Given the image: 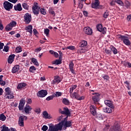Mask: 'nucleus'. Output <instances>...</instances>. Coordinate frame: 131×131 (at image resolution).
Instances as JSON below:
<instances>
[{
  "label": "nucleus",
  "instance_id": "f257e3e1",
  "mask_svg": "<svg viewBox=\"0 0 131 131\" xmlns=\"http://www.w3.org/2000/svg\"><path fill=\"white\" fill-rule=\"evenodd\" d=\"M59 130H62V126H60L59 123L56 125H54L53 124H50L48 131H59Z\"/></svg>",
  "mask_w": 131,
  "mask_h": 131
},
{
  "label": "nucleus",
  "instance_id": "f03ea898",
  "mask_svg": "<svg viewBox=\"0 0 131 131\" xmlns=\"http://www.w3.org/2000/svg\"><path fill=\"white\" fill-rule=\"evenodd\" d=\"M60 126H61L62 128L64 127V128H67V127H70L72 126V121H67V120H62L59 123Z\"/></svg>",
  "mask_w": 131,
  "mask_h": 131
},
{
  "label": "nucleus",
  "instance_id": "7ed1b4c3",
  "mask_svg": "<svg viewBox=\"0 0 131 131\" xmlns=\"http://www.w3.org/2000/svg\"><path fill=\"white\" fill-rule=\"evenodd\" d=\"M118 37L123 40L124 43L126 46H130V41L128 39V37L121 35H118Z\"/></svg>",
  "mask_w": 131,
  "mask_h": 131
},
{
  "label": "nucleus",
  "instance_id": "20e7f679",
  "mask_svg": "<svg viewBox=\"0 0 131 131\" xmlns=\"http://www.w3.org/2000/svg\"><path fill=\"white\" fill-rule=\"evenodd\" d=\"M37 5V3H36L34 4V6L32 7L33 13V14H34V15H36V16H37V15L39 14V10L40 9L39 7H38V5Z\"/></svg>",
  "mask_w": 131,
  "mask_h": 131
},
{
  "label": "nucleus",
  "instance_id": "39448f33",
  "mask_svg": "<svg viewBox=\"0 0 131 131\" xmlns=\"http://www.w3.org/2000/svg\"><path fill=\"white\" fill-rule=\"evenodd\" d=\"M4 8L6 11H10V10H12L13 8V4L12 3L5 1L3 4Z\"/></svg>",
  "mask_w": 131,
  "mask_h": 131
},
{
  "label": "nucleus",
  "instance_id": "423d86ee",
  "mask_svg": "<svg viewBox=\"0 0 131 131\" xmlns=\"http://www.w3.org/2000/svg\"><path fill=\"white\" fill-rule=\"evenodd\" d=\"M71 98H75L77 100L79 101H81V100H84V96H80L77 93L74 92V93L71 94Z\"/></svg>",
  "mask_w": 131,
  "mask_h": 131
},
{
  "label": "nucleus",
  "instance_id": "0eeeda50",
  "mask_svg": "<svg viewBox=\"0 0 131 131\" xmlns=\"http://www.w3.org/2000/svg\"><path fill=\"white\" fill-rule=\"evenodd\" d=\"M24 18V21L26 24H29L30 22H31V14L27 13L25 14Z\"/></svg>",
  "mask_w": 131,
  "mask_h": 131
},
{
  "label": "nucleus",
  "instance_id": "6e6552de",
  "mask_svg": "<svg viewBox=\"0 0 131 131\" xmlns=\"http://www.w3.org/2000/svg\"><path fill=\"white\" fill-rule=\"evenodd\" d=\"M47 95H48V92H47V90H43L39 91L37 94V96L40 98H44V97H46Z\"/></svg>",
  "mask_w": 131,
  "mask_h": 131
},
{
  "label": "nucleus",
  "instance_id": "1a4fd4ad",
  "mask_svg": "<svg viewBox=\"0 0 131 131\" xmlns=\"http://www.w3.org/2000/svg\"><path fill=\"white\" fill-rule=\"evenodd\" d=\"M83 31L85 34H87V35H92L93 34V30L89 27L84 28Z\"/></svg>",
  "mask_w": 131,
  "mask_h": 131
},
{
  "label": "nucleus",
  "instance_id": "9d476101",
  "mask_svg": "<svg viewBox=\"0 0 131 131\" xmlns=\"http://www.w3.org/2000/svg\"><path fill=\"white\" fill-rule=\"evenodd\" d=\"M104 103L106 106H108V107L112 108L113 110L114 109V106L113 105V102H112V101L108 100H105L104 101Z\"/></svg>",
  "mask_w": 131,
  "mask_h": 131
},
{
  "label": "nucleus",
  "instance_id": "9b49d317",
  "mask_svg": "<svg viewBox=\"0 0 131 131\" xmlns=\"http://www.w3.org/2000/svg\"><path fill=\"white\" fill-rule=\"evenodd\" d=\"M110 131H120V126L118 124H115L114 126L111 128Z\"/></svg>",
  "mask_w": 131,
  "mask_h": 131
},
{
  "label": "nucleus",
  "instance_id": "f8f14e48",
  "mask_svg": "<svg viewBox=\"0 0 131 131\" xmlns=\"http://www.w3.org/2000/svg\"><path fill=\"white\" fill-rule=\"evenodd\" d=\"M24 105H25V100L21 99L18 106L19 110H23L24 109Z\"/></svg>",
  "mask_w": 131,
  "mask_h": 131
},
{
  "label": "nucleus",
  "instance_id": "ddd939ff",
  "mask_svg": "<svg viewBox=\"0 0 131 131\" xmlns=\"http://www.w3.org/2000/svg\"><path fill=\"white\" fill-rule=\"evenodd\" d=\"M18 125L23 127L24 126V118L23 116H20L18 119Z\"/></svg>",
  "mask_w": 131,
  "mask_h": 131
},
{
  "label": "nucleus",
  "instance_id": "4468645a",
  "mask_svg": "<svg viewBox=\"0 0 131 131\" xmlns=\"http://www.w3.org/2000/svg\"><path fill=\"white\" fill-rule=\"evenodd\" d=\"M100 95H95L92 97V99L94 101V104H98L100 101Z\"/></svg>",
  "mask_w": 131,
  "mask_h": 131
},
{
  "label": "nucleus",
  "instance_id": "2eb2a0df",
  "mask_svg": "<svg viewBox=\"0 0 131 131\" xmlns=\"http://www.w3.org/2000/svg\"><path fill=\"white\" fill-rule=\"evenodd\" d=\"M61 114H64L65 115H70V111H69V108L68 107H64L63 111L60 112Z\"/></svg>",
  "mask_w": 131,
  "mask_h": 131
},
{
  "label": "nucleus",
  "instance_id": "dca6fc26",
  "mask_svg": "<svg viewBox=\"0 0 131 131\" xmlns=\"http://www.w3.org/2000/svg\"><path fill=\"white\" fill-rule=\"evenodd\" d=\"M14 58H15V55L12 54L9 56L7 61L8 64H12V62H14Z\"/></svg>",
  "mask_w": 131,
  "mask_h": 131
},
{
  "label": "nucleus",
  "instance_id": "f3484780",
  "mask_svg": "<svg viewBox=\"0 0 131 131\" xmlns=\"http://www.w3.org/2000/svg\"><path fill=\"white\" fill-rule=\"evenodd\" d=\"M32 108L29 105H26V106L24 108L25 112L26 113V114H30V111H31V110Z\"/></svg>",
  "mask_w": 131,
  "mask_h": 131
},
{
  "label": "nucleus",
  "instance_id": "a211bd4d",
  "mask_svg": "<svg viewBox=\"0 0 131 131\" xmlns=\"http://www.w3.org/2000/svg\"><path fill=\"white\" fill-rule=\"evenodd\" d=\"M42 114H43V117L46 119H52V116L49 115V113H48V112L46 111H43Z\"/></svg>",
  "mask_w": 131,
  "mask_h": 131
},
{
  "label": "nucleus",
  "instance_id": "6ab92c4d",
  "mask_svg": "<svg viewBox=\"0 0 131 131\" xmlns=\"http://www.w3.org/2000/svg\"><path fill=\"white\" fill-rule=\"evenodd\" d=\"M96 106L94 105H91L90 106V112L95 116L97 114V112L96 111Z\"/></svg>",
  "mask_w": 131,
  "mask_h": 131
},
{
  "label": "nucleus",
  "instance_id": "aec40b11",
  "mask_svg": "<svg viewBox=\"0 0 131 131\" xmlns=\"http://www.w3.org/2000/svg\"><path fill=\"white\" fill-rule=\"evenodd\" d=\"M74 67V63H73V62L71 61L69 64L70 70L72 72V73H73V74H75V72L73 69Z\"/></svg>",
  "mask_w": 131,
  "mask_h": 131
},
{
  "label": "nucleus",
  "instance_id": "412c9836",
  "mask_svg": "<svg viewBox=\"0 0 131 131\" xmlns=\"http://www.w3.org/2000/svg\"><path fill=\"white\" fill-rule=\"evenodd\" d=\"M14 9L15 11H18L19 12H21L22 10V7L21 6V4L18 3L16 5L14 6Z\"/></svg>",
  "mask_w": 131,
  "mask_h": 131
},
{
  "label": "nucleus",
  "instance_id": "4be33fe9",
  "mask_svg": "<svg viewBox=\"0 0 131 131\" xmlns=\"http://www.w3.org/2000/svg\"><path fill=\"white\" fill-rule=\"evenodd\" d=\"M19 69H20V67H19V65H16L12 68V72L13 73H17V72L19 71Z\"/></svg>",
  "mask_w": 131,
  "mask_h": 131
},
{
  "label": "nucleus",
  "instance_id": "5701e85b",
  "mask_svg": "<svg viewBox=\"0 0 131 131\" xmlns=\"http://www.w3.org/2000/svg\"><path fill=\"white\" fill-rule=\"evenodd\" d=\"M88 51V48L86 47H80L78 50V51L80 52V54L84 53Z\"/></svg>",
  "mask_w": 131,
  "mask_h": 131
},
{
  "label": "nucleus",
  "instance_id": "b1692460",
  "mask_svg": "<svg viewBox=\"0 0 131 131\" xmlns=\"http://www.w3.org/2000/svg\"><path fill=\"white\" fill-rule=\"evenodd\" d=\"M86 46H88V42L85 40H83L79 43V48H85Z\"/></svg>",
  "mask_w": 131,
  "mask_h": 131
},
{
  "label": "nucleus",
  "instance_id": "393cba45",
  "mask_svg": "<svg viewBox=\"0 0 131 131\" xmlns=\"http://www.w3.org/2000/svg\"><path fill=\"white\" fill-rule=\"evenodd\" d=\"M25 30L29 32L30 34H32V26L31 25H29L25 28Z\"/></svg>",
  "mask_w": 131,
  "mask_h": 131
},
{
  "label": "nucleus",
  "instance_id": "a878e982",
  "mask_svg": "<svg viewBox=\"0 0 131 131\" xmlns=\"http://www.w3.org/2000/svg\"><path fill=\"white\" fill-rule=\"evenodd\" d=\"M112 107H106L103 109V111L105 113H111L112 112Z\"/></svg>",
  "mask_w": 131,
  "mask_h": 131
},
{
  "label": "nucleus",
  "instance_id": "bb28decb",
  "mask_svg": "<svg viewBox=\"0 0 131 131\" xmlns=\"http://www.w3.org/2000/svg\"><path fill=\"white\" fill-rule=\"evenodd\" d=\"M52 64L54 65H59L60 64H62V59H56L55 61L52 62Z\"/></svg>",
  "mask_w": 131,
  "mask_h": 131
},
{
  "label": "nucleus",
  "instance_id": "cd10ccee",
  "mask_svg": "<svg viewBox=\"0 0 131 131\" xmlns=\"http://www.w3.org/2000/svg\"><path fill=\"white\" fill-rule=\"evenodd\" d=\"M56 82H57V83H59V82H61V80H60V79L59 78V76H56L54 77V80L53 81V83L54 84L56 83Z\"/></svg>",
  "mask_w": 131,
  "mask_h": 131
},
{
  "label": "nucleus",
  "instance_id": "c85d7f7f",
  "mask_svg": "<svg viewBox=\"0 0 131 131\" xmlns=\"http://www.w3.org/2000/svg\"><path fill=\"white\" fill-rule=\"evenodd\" d=\"M99 5H100V3L98 2L92 3V8H93V9H97L98 7H99Z\"/></svg>",
  "mask_w": 131,
  "mask_h": 131
},
{
  "label": "nucleus",
  "instance_id": "c756f323",
  "mask_svg": "<svg viewBox=\"0 0 131 131\" xmlns=\"http://www.w3.org/2000/svg\"><path fill=\"white\" fill-rule=\"evenodd\" d=\"M26 85V83H20L17 85V89L21 90V89H23V88H25Z\"/></svg>",
  "mask_w": 131,
  "mask_h": 131
},
{
  "label": "nucleus",
  "instance_id": "7c9ffc66",
  "mask_svg": "<svg viewBox=\"0 0 131 131\" xmlns=\"http://www.w3.org/2000/svg\"><path fill=\"white\" fill-rule=\"evenodd\" d=\"M32 62L33 63L34 65H36V66H39V64L38 63V62H37V59L32 58Z\"/></svg>",
  "mask_w": 131,
  "mask_h": 131
},
{
  "label": "nucleus",
  "instance_id": "2f4dec72",
  "mask_svg": "<svg viewBox=\"0 0 131 131\" xmlns=\"http://www.w3.org/2000/svg\"><path fill=\"white\" fill-rule=\"evenodd\" d=\"M76 88H77V85H74L72 86V88H70V95H72V93H73V91H74V90H75V89H76Z\"/></svg>",
  "mask_w": 131,
  "mask_h": 131
},
{
  "label": "nucleus",
  "instance_id": "473e14b6",
  "mask_svg": "<svg viewBox=\"0 0 131 131\" xmlns=\"http://www.w3.org/2000/svg\"><path fill=\"white\" fill-rule=\"evenodd\" d=\"M49 14H51V15H53V16H55L56 15V13H55V11H54V9H53V8H49Z\"/></svg>",
  "mask_w": 131,
  "mask_h": 131
},
{
  "label": "nucleus",
  "instance_id": "72a5a7b5",
  "mask_svg": "<svg viewBox=\"0 0 131 131\" xmlns=\"http://www.w3.org/2000/svg\"><path fill=\"white\" fill-rule=\"evenodd\" d=\"M111 50L112 52H113L114 55H116V54H117V49H116V48H115L114 47L112 46L111 47Z\"/></svg>",
  "mask_w": 131,
  "mask_h": 131
},
{
  "label": "nucleus",
  "instance_id": "f704fd0d",
  "mask_svg": "<svg viewBox=\"0 0 131 131\" xmlns=\"http://www.w3.org/2000/svg\"><path fill=\"white\" fill-rule=\"evenodd\" d=\"M6 118L7 117H6V116H5V115H4V114H1L0 115V120H2V121H5Z\"/></svg>",
  "mask_w": 131,
  "mask_h": 131
},
{
  "label": "nucleus",
  "instance_id": "c9c22d12",
  "mask_svg": "<svg viewBox=\"0 0 131 131\" xmlns=\"http://www.w3.org/2000/svg\"><path fill=\"white\" fill-rule=\"evenodd\" d=\"M97 29L98 30V31H100V32H102L103 31V26L102 25H98L97 26Z\"/></svg>",
  "mask_w": 131,
  "mask_h": 131
},
{
  "label": "nucleus",
  "instance_id": "e433bc0d",
  "mask_svg": "<svg viewBox=\"0 0 131 131\" xmlns=\"http://www.w3.org/2000/svg\"><path fill=\"white\" fill-rule=\"evenodd\" d=\"M9 25H10V26H11V27L13 28V27H15V26L17 25V23L13 20Z\"/></svg>",
  "mask_w": 131,
  "mask_h": 131
},
{
  "label": "nucleus",
  "instance_id": "4c0bfd02",
  "mask_svg": "<svg viewBox=\"0 0 131 131\" xmlns=\"http://www.w3.org/2000/svg\"><path fill=\"white\" fill-rule=\"evenodd\" d=\"M13 28L11 27V25L8 24V25L6 26L5 29L6 31H10V30H12V29Z\"/></svg>",
  "mask_w": 131,
  "mask_h": 131
},
{
  "label": "nucleus",
  "instance_id": "58836bf2",
  "mask_svg": "<svg viewBox=\"0 0 131 131\" xmlns=\"http://www.w3.org/2000/svg\"><path fill=\"white\" fill-rule=\"evenodd\" d=\"M5 94L6 95H10V94H11V90H10V88L8 87L5 89Z\"/></svg>",
  "mask_w": 131,
  "mask_h": 131
},
{
  "label": "nucleus",
  "instance_id": "ea45409f",
  "mask_svg": "<svg viewBox=\"0 0 131 131\" xmlns=\"http://www.w3.org/2000/svg\"><path fill=\"white\" fill-rule=\"evenodd\" d=\"M1 131H10V129H9V128L7 126H6V125H4L2 126V129Z\"/></svg>",
  "mask_w": 131,
  "mask_h": 131
},
{
  "label": "nucleus",
  "instance_id": "a19ab883",
  "mask_svg": "<svg viewBox=\"0 0 131 131\" xmlns=\"http://www.w3.org/2000/svg\"><path fill=\"white\" fill-rule=\"evenodd\" d=\"M62 103L63 104H64V105H68L69 104V100H68L66 98H64L62 100Z\"/></svg>",
  "mask_w": 131,
  "mask_h": 131
},
{
  "label": "nucleus",
  "instance_id": "79ce46f5",
  "mask_svg": "<svg viewBox=\"0 0 131 131\" xmlns=\"http://www.w3.org/2000/svg\"><path fill=\"white\" fill-rule=\"evenodd\" d=\"M40 12L42 15H46L47 14V12L46 11V9L43 8L40 9Z\"/></svg>",
  "mask_w": 131,
  "mask_h": 131
},
{
  "label": "nucleus",
  "instance_id": "37998d69",
  "mask_svg": "<svg viewBox=\"0 0 131 131\" xmlns=\"http://www.w3.org/2000/svg\"><path fill=\"white\" fill-rule=\"evenodd\" d=\"M5 96H6V98L7 99H13V98H14L13 95H11V94H9L6 95Z\"/></svg>",
  "mask_w": 131,
  "mask_h": 131
},
{
  "label": "nucleus",
  "instance_id": "c03bdc74",
  "mask_svg": "<svg viewBox=\"0 0 131 131\" xmlns=\"http://www.w3.org/2000/svg\"><path fill=\"white\" fill-rule=\"evenodd\" d=\"M23 8H24V9H25L26 10H28L29 6H28V5H27V4L24 3L23 4Z\"/></svg>",
  "mask_w": 131,
  "mask_h": 131
},
{
  "label": "nucleus",
  "instance_id": "a18cd8bd",
  "mask_svg": "<svg viewBox=\"0 0 131 131\" xmlns=\"http://www.w3.org/2000/svg\"><path fill=\"white\" fill-rule=\"evenodd\" d=\"M16 53H21L22 52V48L21 47H17L16 48Z\"/></svg>",
  "mask_w": 131,
  "mask_h": 131
},
{
  "label": "nucleus",
  "instance_id": "49530a36",
  "mask_svg": "<svg viewBox=\"0 0 131 131\" xmlns=\"http://www.w3.org/2000/svg\"><path fill=\"white\" fill-rule=\"evenodd\" d=\"M44 33H45V34H46L47 36H48V35L50 34V30L49 29H45L44 30Z\"/></svg>",
  "mask_w": 131,
  "mask_h": 131
},
{
  "label": "nucleus",
  "instance_id": "de8ad7c7",
  "mask_svg": "<svg viewBox=\"0 0 131 131\" xmlns=\"http://www.w3.org/2000/svg\"><path fill=\"white\" fill-rule=\"evenodd\" d=\"M33 70L35 71L36 70V68L34 66H31L30 68L29 71L30 72H33Z\"/></svg>",
  "mask_w": 131,
  "mask_h": 131
},
{
  "label": "nucleus",
  "instance_id": "09e8293b",
  "mask_svg": "<svg viewBox=\"0 0 131 131\" xmlns=\"http://www.w3.org/2000/svg\"><path fill=\"white\" fill-rule=\"evenodd\" d=\"M54 95H51L50 96H48L47 98H46V100L47 101H51V100H53V99H54Z\"/></svg>",
  "mask_w": 131,
  "mask_h": 131
},
{
  "label": "nucleus",
  "instance_id": "8fccbe9b",
  "mask_svg": "<svg viewBox=\"0 0 131 131\" xmlns=\"http://www.w3.org/2000/svg\"><path fill=\"white\" fill-rule=\"evenodd\" d=\"M108 16H109V12H108V11H106L103 14V17L106 18H108Z\"/></svg>",
  "mask_w": 131,
  "mask_h": 131
},
{
  "label": "nucleus",
  "instance_id": "3c124183",
  "mask_svg": "<svg viewBox=\"0 0 131 131\" xmlns=\"http://www.w3.org/2000/svg\"><path fill=\"white\" fill-rule=\"evenodd\" d=\"M34 112L37 113V114H39V113H40V108H36L34 110Z\"/></svg>",
  "mask_w": 131,
  "mask_h": 131
},
{
  "label": "nucleus",
  "instance_id": "603ef678",
  "mask_svg": "<svg viewBox=\"0 0 131 131\" xmlns=\"http://www.w3.org/2000/svg\"><path fill=\"white\" fill-rule=\"evenodd\" d=\"M3 52H6V53L9 52V46H4Z\"/></svg>",
  "mask_w": 131,
  "mask_h": 131
},
{
  "label": "nucleus",
  "instance_id": "864d4df0",
  "mask_svg": "<svg viewBox=\"0 0 131 131\" xmlns=\"http://www.w3.org/2000/svg\"><path fill=\"white\" fill-rule=\"evenodd\" d=\"M55 96L56 97H61V96H62V93L61 92H56Z\"/></svg>",
  "mask_w": 131,
  "mask_h": 131
},
{
  "label": "nucleus",
  "instance_id": "5fc2aeb1",
  "mask_svg": "<svg viewBox=\"0 0 131 131\" xmlns=\"http://www.w3.org/2000/svg\"><path fill=\"white\" fill-rule=\"evenodd\" d=\"M48 126H47V125H43V126L42 127L41 129H42V130H43V131H47V130H48Z\"/></svg>",
  "mask_w": 131,
  "mask_h": 131
},
{
  "label": "nucleus",
  "instance_id": "6e6d98bb",
  "mask_svg": "<svg viewBox=\"0 0 131 131\" xmlns=\"http://www.w3.org/2000/svg\"><path fill=\"white\" fill-rule=\"evenodd\" d=\"M116 3H117V4L119 5H120V6H123V2L120 0H117Z\"/></svg>",
  "mask_w": 131,
  "mask_h": 131
},
{
  "label": "nucleus",
  "instance_id": "4d7b16f0",
  "mask_svg": "<svg viewBox=\"0 0 131 131\" xmlns=\"http://www.w3.org/2000/svg\"><path fill=\"white\" fill-rule=\"evenodd\" d=\"M58 53L59 54V60H62V57H63V53L61 51H58Z\"/></svg>",
  "mask_w": 131,
  "mask_h": 131
},
{
  "label": "nucleus",
  "instance_id": "13d9d810",
  "mask_svg": "<svg viewBox=\"0 0 131 131\" xmlns=\"http://www.w3.org/2000/svg\"><path fill=\"white\" fill-rule=\"evenodd\" d=\"M125 5H126L127 8H128V7L130 6V3H129V2H128V1H125Z\"/></svg>",
  "mask_w": 131,
  "mask_h": 131
},
{
  "label": "nucleus",
  "instance_id": "bf43d9fd",
  "mask_svg": "<svg viewBox=\"0 0 131 131\" xmlns=\"http://www.w3.org/2000/svg\"><path fill=\"white\" fill-rule=\"evenodd\" d=\"M67 49H68V50H75V47H74V46H71L67 47Z\"/></svg>",
  "mask_w": 131,
  "mask_h": 131
},
{
  "label": "nucleus",
  "instance_id": "052dcab7",
  "mask_svg": "<svg viewBox=\"0 0 131 131\" xmlns=\"http://www.w3.org/2000/svg\"><path fill=\"white\" fill-rule=\"evenodd\" d=\"M105 52L106 53V54H107L108 55H111V51L108 49H105Z\"/></svg>",
  "mask_w": 131,
  "mask_h": 131
},
{
  "label": "nucleus",
  "instance_id": "680f3d73",
  "mask_svg": "<svg viewBox=\"0 0 131 131\" xmlns=\"http://www.w3.org/2000/svg\"><path fill=\"white\" fill-rule=\"evenodd\" d=\"M102 33L103 34H105L106 33V31H107V28H106V27H104L102 29Z\"/></svg>",
  "mask_w": 131,
  "mask_h": 131
},
{
  "label": "nucleus",
  "instance_id": "e2e57ef3",
  "mask_svg": "<svg viewBox=\"0 0 131 131\" xmlns=\"http://www.w3.org/2000/svg\"><path fill=\"white\" fill-rule=\"evenodd\" d=\"M103 78L105 80H109V76H108L107 75H106V76H103Z\"/></svg>",
  "mask_w": 131,
  "mask_h": 131
},
{
  "label": "nucleus",
  "instance_id": "0e129e2a",
  "mask_svg": "<svg viewBox=\"0 0 131 131\" xmlns=\"http://www.w3.org/2000/svg\"><path fill=\"white\" fill-rule=\"evenodd\" d=\"M1 85L4 86L6 84V82L2 80V81H0Z\"/></svg>",
  "mask_w": 131,
  "mask_h": 131
},
{
  "label": "nucleus",
  "instance_id": "69168bd1",
  "mask_svg": "<svg viewBox=\"0 0 131 131\" xmlns=\"http://www.w3.org/2000/svg\"><path fill=\"white\" fill-rule=\"evenodd\" d=\"M83 15L85 16V17H88V15H89V13L88 12V11H84L83 12Z\"/></svg>",
  "mask_w": 131,
  "mask_h": 131
},
{
  "label": "nucleus",
  "instance_id": "338daca9",
  "mask_svg": "<svg viewBox=\"0 0 131 131\" xmlns=\"http://www.w3.org/2000/svg\"><path fill=\"white\" fill-rule=\"evenodd\" d=\"M127 21L131 22V15H129L127 17Z\"/></svg>",
  "mask_w": 131,
  "mask_h": 131
},
{
  "label": "nucleus",
  "instance_id": "774afa93",
  "mask_svg": "<svg viewBox=\"0 0 131 131\" xmlns=\"http://www.w3.org/2000/svg\"><path fill=\"white\" fill-rule=\"evenodd\" d=\"M62 119H63V115L60 116V117H59L57 118V120H58V121H61V120H62Z\"/></svg>",
  "mask_w": 131,
  "mask_h": 131
}]
</instances>
